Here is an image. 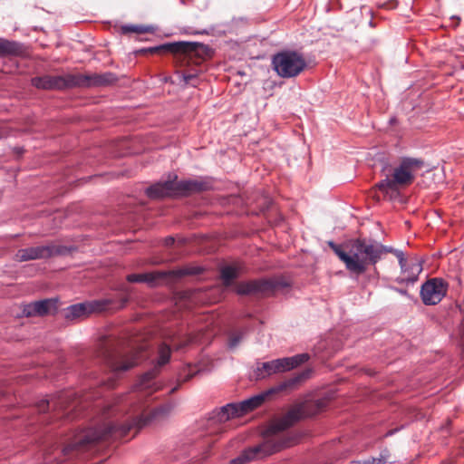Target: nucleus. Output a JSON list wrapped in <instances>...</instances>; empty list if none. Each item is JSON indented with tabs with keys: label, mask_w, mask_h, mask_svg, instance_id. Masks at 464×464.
Wrapping results in <instances>:
<instances>
[{
	"label": "nucleus",
	"mask_w": 464,
	"mask_h": 464,
	"mask_svg": "<svg viewBox=\"0 0 464 464\" xmlns=\"http://www.w3.org/2000/svg\"><path fill=\"white\" fill-rule=\"evenodd\" d=\"M326 405L325 399L307 400L295 405L286 414L268 426L262 443L244 450L237 458L231 459L229 464H246L293 446L296 443L297 438L285 430L299 420L317 414Z\"/></svg>",
	"instance_id": "obj_1"
},
{
	"label": "nucleus",
	"mask_w": 464,
	"mask_h": 464,
	"mask_svg": "<svg viewBox=\"0 0 464 464\" xmlns=\"http://www.w3.org/2000/svg\"><path fill=\"white\" fill-rule=\"evenodd\" d=\"M172 410L171 404H165L154 409L146 414V408L143 404L134 406L133 413H137L131 420H126L121 424H115L111 421L104 423L102 427L81 430L70 437L63 445L62 451L67 456L74 450H82L101 440L117 439L126 436L133 428L140 429L150 423L152 420L169 413Z\"/></svg>",
	"instance_id": "obj_2"
},
{
	"label": "nucleus",
	"mask_w": 464,
	"mask_h": 464,
	"mask_svg": "<svg viewBox=\"0 0 464 464\" xmlns=\"http://www.w3.org/2000/svg\"><path fill=\"white\" fill-rule=\"evenodd\" d=\"M144 53H160L168 52L174 54L175 61L180 66L187 67L181 72L184 82L196 87L198 84V75L204 71L203 62L211 58L213 51L208 45L200 43L177 42L140 50Z\"/></svg>",
	"instance_id": "obj_3"
},
{
	"label": "nucleus",
	"mask_w": 464,
	"mask_h": 464,
	"mask_svg": "<svg viewBox=\"0 0 464 464\" xmlns=\"http://www.w3.org/2000/svg\"><path fill=\"white\" fill-rule=\"evenodd\" d=\"M196 342H198V338L192 334L173 333L166 335L165 341L159 345L156 362L153 368L141 376L137 385V389L140 392L138 400L142 399L144 396L150 395L153 392L160 389L154 382V379L159 373L160 369L167 364L170 359V345H173L176 350L179 351L185 348L189 343Z\"/></svg>",
	"instance_id": "obj_4"
},
{
	"label": "nucleus",
	"mask_w": 464,
	"mask_h": 464,
	"mask_svg": "<svg viewBox=\"0 0 464 464\" xmlns=\"http://www.w3.org/2000/svg\"><path fill=\"white\" fill-rule=\"evenodd\" d=\"M337 256L345 264L346 268L356 275L363 274L369 265H375L384 252L392 251L382 245L367 243L357 239L352 246L350 253L333 242L329 243Z\"/></svg>",
	"instance_id": "obj_5"
},
{
	"label": "nucleus",
	"mask_w": 464,
	"mask_h": 464,
	"mask_svg": "<svg viewBox=\"0 0 464 464\" xmlns=\"http://www.w3.org/2000/svg\"><path fill=\"white\" fill-rule=\"evenodd\" d=\"M117 77L111 72L44 75L32 79V84L44 90H63L73 87H99L114 83Z\"/></svg>",
	"instance_id": "obj_6"
},
{
	"label": "nucleus",
	"mask_w": 464,
	"mask_h": 464,
	"mask_svg": "<svg viewBox=\"0 0 464 464\" xmlns=\"http://www.w3.org/2000/svg\"><path fill=\"white\" fill-rule=\"evenodd\" d=\"M311 371L305 370L295 374L294 377L280 382L276 387L266 393H260L248 398L239 403H229L224 406L218 416L220 421L227 420L231 418L240 417L247 412L256 409L265 401L266 398L271 392L295 390L304 381L310 377Z\"/></svg>",
	"instance_id": "obj_7"
},
{
	"label": "nucleus",
	"mask_w": 464,
	"mask_h": 464,
	"mask_svg": "<svg viewBox=\"0 0 464 464\" xmlns=\"http://www.w3.org/2000/svg\"><path fill=\"white\" fill-rule=\"evenodd\" d=\"M147 344H131L128 348H120L114 343L105 341L101 343L99 356L114 372H125L145 358Z\"/></svg>",
	"instance_id": "obj_8"
},
{
	"label": "nucleus",
	"mask_w": 464,
	"mask_h": 464,
	"mask_svg": "<svg viewBox=\"0 0 464 464\" xmlns=\"http://www.w3.org/2000/svg\"><path fill=\"white\" fill-rule=\"evenodd\" d=\"M423 167V161L415 158H403L399 166L394 168L392 177L381 180L376 188L384 196L392 198L399 194L398 188L411 184L416 173Z\"/></svg>",
	"instance_id": "obj_9"
},
{
	"label": "nucleus",
	"mask_w": 464,
	"mask_h": 464,
	"mask_svg": "<svg viewBox=\"0 0 464 464\" xmlns=\"http://www.w3.org/2000/svg\"><path fill=\"white\" fill-rule=\"evenodd\" d=\"M208 188L207 182L197 179L178 180L177 176H174L173 179L149 187L146 189V194L150 198H160L172 196H185L206 190Z\"/></svg>",
	"instance_id": "obj_10"
},
{
	"label": "nucleus",
	"mask_w": 464,
	"mask_h": 464,
	"mask_svg": "<svg viewBox=\"0 0 464 464\" xmlns=\"http://www.w3.org/2000/svg\"><path fill=\"white\" fill-rule=\"evenodd\" d=\"M274 71L281 78H294L301 74L307 67L303 53L294 50H284L272 57Z\"/></svg>",
	"instance_id": "obj_11"
},
{
	"label": "nucleus",
	"mask_w": 464,
	"mask_h": 464,
	"mask_svg": "<svg viewBox=\"0 0 464 464\" xmlns=\"http://www.w3.org/2000/svg\"><path fill=\"white\" fill-rule=\"evenodd\" d=\"M309 355L301 353L292 357H285L266 362H257L255 370L256 379H264L276 372H282L307 362Z\"/></svg>",
	"instance_id": "obj_12"
},
{
	"label": "nucleus",
	"mask_w": 464,
	"mask_h": 464,
	"mask_svg": "<svg viewBox=\"0 0 464 464\" xmlns=\"http://www.w3.org/2000/svg\"><path fill=\"white\" fill-rule=\"evenodd\" d=\"M125 303L126 300L122 299L119 304H114L111 299L106 298L90 303L72 304L66 309L65 318L69 320L84 318L92 312L122 308Z\"/></svg>",
	"instance_id": "obj_13"
},
{
	"label": "nucleus",
	"mask_w": 464,
	"mask_h": 464,
	"mask_svg": "<svg viewBox=\"0 0 464 464\" xmlns=\"http://www.w3.org/2000/svg\"><path fill=\"white\" fill-rule=\"evenodd\" d=\"M199 273L198 268L184 267L172 271H152L141 274H130L127 276L130 283H147L150 286H155L167 277L171 276L179 278L188 275H196Z\"/></svg>",
	"instance_id": "obj_14"
},
{
	"label": "nucleus",
	"mask_w": 464,
	"mask_h": 464,
	"mask_svg": "<svg viewBox=\"0 0 464 464\" xmlns=\"http://www.w3.org/2000/svg\"><path fill=\"white\" fill-rule=\"evenodd\" d=\"M447 291L448 284L441 278L434 277L422 285L420 296L426 305H434L442 300Z\"/></svg>",
	"instance_id": "obj_15"
},
{
	"label": "nucleus",
	"mask_w": 464,
	"mask_h": 464,
	"mask_svg": "<svg viewBox=\"0 0 464 464\" xmlns=\"http://www.w3.org/2000/svg\"><path fill=\"white\" fill-rule=\"evenodd\" d=\"M98 396H99V394L97 392H88L84 394L77 396L76 398H74L72 401V402L65 403V400L67 398H70L71 394L70 395H63V397H61L59 399L58 402L52 401L50 403L48 401H45V400L41 401L38 403L37 408H38V411H42V412L47 411L51 407V405H52V407L59 406L62 410L71 409L72 411H76L78 408H80V409L85 408V406L83 405L84 402L88 401L89 400H94Z\"/></svg>",
	"instance_id": "obj_16"
},
{
	"label": "nucleus",
	"mask_w": 464,
	"mask_h": 464,
	"mask_svg": "<svg viewBox=\"0 0 464 464\" xmlns=\"http://www.w3.org/2000/svg\"><path fill=\"white\" fill-rule=\"evenodd\" d=\"M274 287L275 285L271 280H253L238 284L237 293L238 295H268Z\"/></svg>",
	"instance_id": "obj_17"
},
{
	"label": "nucleus",
	"mask_w": 464,
	"mask_h": 464,
	"mask_svg": "<svg viewBox=\"0 0 464 464\" xmlns=\"http://www.w3.org/2000/svg\"><path fill=\"white\" fill-rule=\"evenodd\" d=\"M56 252L57 251L54 246H37L18 250L15 254V258L20 262L47 258Z\"/></svg>",
	"instance_id": "obj_18"
},
{
	"label": "nucleus",
	"mask_w": 464,
	"mask_h": 464,
	"mask_svg": "<svg viewBox=\"0 0 464 464\" xmlns=\"http://www.w3.org/2000/svg\"><path fill=\"white\" fill-rule=\"evenodd\" d=\"M56 308V300L44 299L25 304L23 312L26 316H43L54 312Z\"/></svg>",
	"instance_id": "obj_19"
},
{
	"label": "nucleus",
	"mask_w": 464,
	"mask_h": 464,
	"mask_svg": "<svg viewBox=\"0 0 464 464\" xmlns=\"http://www.w3.org/2000/svg\"><path fill=\"white\" fill-rule=\"evenodd\" d=\"M241 273V266L238 264L225 266L220 270V276L225 285H229L231 282L237 278Z\"/></svg>",
	"instance_id": "obj_20"
},
{
	"label": "nucleus",
	"mask_w": 464,
	"mask_h": 464,
	"mask_svg": "<svg viewBox=\"0 0 464 464\" xmlns=\"http://www.w3.org/2000/svg\"><path fill=\"white\" fill-rule=\"evenodd\" d=\"M21 46L14 43L5 39H0V55H16L20 53Z\"/></svg>",
	"instance_id": "obj_21"
},
{
	"label": "nucleus",
	"mask_w": 464,
	"mask_h": 464,
	"mask_svg": "<svg viewBox=\"0 0 464 464\" xmlns=\"http://www.w3.org/2000/svg\"><path fill=\"white\" fill-rule=\"evenodd\" d=\"M122 34H145L152 32L150 26L146 25H136V24H126L121 26Z\"/></svg>",
	"instance_id": "obj_22"
},
{
	"label": "nucleus",
	"mask_w": 464,
	"mask_h": 464,
	"mask_svg": "<svg viewBox=\"0 0 464 464\" xmlns=\"http://www.w3.org/2000/svg\"><path fill=\"white\" fill-rule=\"evenodd\" d=\"M198 372V370L195 366L192 365H187L185 368L181 370V372L179 373L178 380L179 382H185L190 380L196 373Z\"/></svg>",
	"instance_id": "obj_23"
},
{
	"label": "nucleus",
	"mask_w": 464,
	"mask_h": 464,
	"mask_svg": "<svg viewBox=\"0 0 464 464\" xmlns=\"http://www.w3.org/2000/svg\"><path fill=\"white\" fill-rule=\"evenodd\" d=\"M408 270H409V275L407 276V279L408 280H413L420 273V271H421V265H420V263L416 261L415 263L411 264L410 268L407 267V271Z\"/></svg>",
	"instance_id": "obj_24"
},
{
	"label": "nucleus",
	"mask_w": 464,
	"mask_h": 464,
	"mask_svg": "<svg viewBox=\"0 0 464 464\" xmlns=\"http://www.w3.org/2000/svg\"><path fill=\"white\" fill-rule=\"evenodd\" d=\"M243 335L244 333H232L229 337V347H236L243 338Z\"/></svg>",
	"instance_id": "obj_25"
},
{
	"label": "nucleus",
	"mask_w": 464,
	"mask_h": 464,
	"mask_svg": "<svg viewBox=\"0 0 464 464\" xmlns=\"http://www.w3.org/2000/svg\"><path fill=\"white\" fill-rule=\"evenodd\" d=\"M395 255L398 257L399 264L401 266V270L405 273L407 272V261L404 258V255L401 251L395 250Z\"/></svg>",
	"instance_id": "obj_26"
},
{
	"label": "nucleus",
	"mask_w": 464,
	"mask_h": 464,
	"mask_svg": "<svg viewBox=\"0 0 464 464\" xmlns=\"http://www.w3.org/2000/svg\"><path fill=\"white\" fill-rule=\"evenodd\" d=\"M361 464H383L385 460L381 458H370L367 459L360 460Z\"/></svg>",
	"instance_id": "obj_27"
},
{
	"label": "nucleus",
	"mask_w": 464,
	"mask_h": 464,
	"mask_svg": "<svg viewBox=\"0 0 464 464\" xmlns=\"http://www.w3.org/2000/svg\"><path fill=\"white\" fill-rule=\"evenodd\" d=\"M105 385H107L108 388H112L113 387V382H112V381H108V382L105 383Z\"/></svg>",
	"instance_id": "obj_28"
},
{
	"label": "nucleus",
	"mask_w": 464,
	"mask_h": 464,
	"mask_svg": "<svg viewBox=\"0 0 464 464\" xmlns=\"http://www.w3.org/2000/svg\"><path fill=\"white\" fill-rule=\"evenodd\" d=\"M348 464H361V461L360 460H358V461H351Z\"/></svg>",
	"instance_id": "obj_29"
},
{
	"label": "nucleus",
	"mask_w": 464,
	"mask_h": 464,
	"mask_svg": "<svg viewBox=\"0 0 464 464\" xmlns=\"http://www.w3.org/2000/svg\"><path fill=\"white\" fill-rule=\"evenodd\" d=\"M176 389H177L176 387L171 389L170 392H173Z\"/></svg>",
	"instance_id": "obj_30"
}]
</instances>
